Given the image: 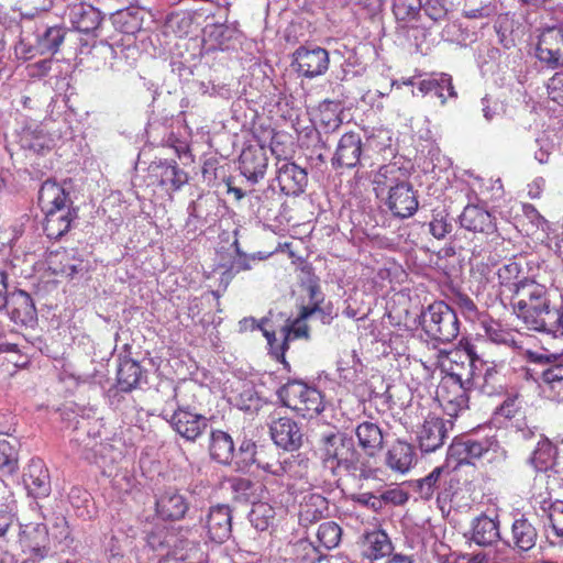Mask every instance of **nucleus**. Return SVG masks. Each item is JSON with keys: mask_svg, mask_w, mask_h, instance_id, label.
Listing matches in <instances>:
<instances>
[{"mask_svg": "<svg viewBox=\"0 0 563 563\" xmlns=\"http://www.w3.org/2000/svg\"><path fill=\"white\" fill-rule=\"evenodd\" d=\"M510 303L526 327L539 332L545 327L548 317L553 311L547 287L530 278L521 280L517 291L510 296Z\"/></svg>", "mask_w": 563, "mask_h": 563, "instance_id": "1", "label": "nucleus"}, {"mask_svg": "<svg viewBox=\"0 0 563 563\" xmlns=\"http://www.w3.org/2000/svg\"><path fill=\"white\" fill-rule=\"evenodd\" d=\"M439 358H445L449 364L441 363L445 373L443 377L455 379L466 385L476 386L475 373L478 365L487 364L476 352V346L467 339H462L453 351H440Z\"/></svg>", "mask_w": 563, "mask_h": 563, "instance_id": "2", "label": "nucleus"}, {"mask_svg": "<svg viewBox=\"0 0 563 563\" xmlns=\"http://www.w3.org/2000/svg\"><path fill=\"white\" fill-rule=\"evenodd\" d=\"M424 333L440 343H450L460 333V321L455 311L444 301H435L421 313Z\"/></svg>", "mask_w": 563, "mask_h": 563, "instance_id": "3", "label": "nucleus"}, {"mask_svg": "<svg viewBox=\"0 0 563 563\" xmlns=\"http://www.w3.org/2000/svg\"><path fill=\"white\" fill-rule=\"evenodd\" d=\"M282 402L302 418H314L324 410L323 396L319 389L302 380H290L278 391Z\"/></svg>", "mask_w": 563, "mask_h": 563, "instance_id": "4", "label": "nucleus"}, {"mask_svg": "<svg viewBox=\"0 0 563 563\" xmlns=\"http://www.w3.org/2000/svg\"><path fill=\"white\" fill-rule=\"evenodd\" d=\"M474 387L455 379L442 377L437 387L435 399L448 416L456 417L461 411L468 408L470 391Z\"/></svg>", "mask_w": 563, "mask_h": 563, "instance_id": "5", "label": "nucleus"}, {"mask_svg": "<svg viewBox=\"0 0 563 563\" xmlns=\"http://www.w3.org/2000/svg\"><path fill=\"white\" fill-rule=\"evenodd\" d=\"M172 429L186 441L195 442L208 427L206 416L192 411L189 405L178 404L173 415L167 419Z\"/></svg>", "mask_w": 563, "mask_h": 563, "instance_id": "6", "label": "nucleus"}, {"mask_svg": "<svg viewBox=\"0 0 563 563\" xmlns=\"http://www.w3.org/2000/svg\"><path fill=\"white\" fill-rule=\"evenodd\" d=\"M143 19L137 11L119 10L111 15L114 32L107 36L108 44L113 47H129L135 35L142 30Z\"/></svg>", "mask_w": 563, "mask_h": 563, "instance_id": "7", "label": "nucleus"}, {"mask_svg": "<svg viewBox=\"0 0 563 563\" xmlns=\"http://www.w3.org/2000/svg\"><path fill=\"white\" fill-rule=\"evenodd\" d=\"M330 64L329 53L320 46H299L292 54L296 71L306 78L323 75Z\"/></svg>", "mask_w": 563, "mask_h": 563, "instance_id": "8", "label": "nucleus"}, {"mask_svg": "<svg viewBox=\"0 0 563 563\" xmlns=\"http://www.w3.org/2000/svg\"><path fill=\"white\" fill-rule=\"evenodd\" d=\"M19 543L22 552L33 560L41 561L48 555L49 534L44 523H26L21 526Z\"/></svg>", "mask_w": 563, "mask_h": 563, "instance_id": "9", "label": "nucleus"}, {"mask_svg": "<svg viewBox=\"0 0 563 563\" xmlns=\"http://www.w3.org/2000/svg\"><path fill=\"white\" fill-rule=\"evenodd\" d=\"M537 57L549 67L563 66V24L542 31L537 45Z\"/></svg>", "mask_w": 563, "mask_h": 563, "instance_id": "10", "label": "nucleus"}, {"mask_svg": "<svg viewBox=\"0 0 563 563\" xmlns=\"http://www.w3.org/2000/svg\"><path fill=\"white\" fill-rule=\"evenodd\" d=\"M492 444L488 439L455 438L449 446L448 461L454 462L455 466L473 464L475 460L489 451Z\"/></svg>", "mask_w": 563, "mask_h": 563, "instance_id": "11", "label": "nucleus"}, {"mask_svg": "<svg viewBox=\"0 0 563 563\" xmlns=\"http://www.w3.org/2000/svg\"><path fill=\"white\" fill-rule=\"evenodd\" d=\"M189 503L175 487H167L156 495L155 511L164 521H177L185 518Z\"/></svg>", "mask_w": 563, "mask_h": 563, "instance_id": "12", "label": "nucleus"}, {"mask_svg": "<svg viewBox=\"0 0 563 563\" xmlns=\"http://www.w3.org/2000/svg\"><path fill=\"white\" fill-rule=\"evenodd\" d=\"M241 174L252 184L262 180L268 168V156L264 145H249L239 157Z\"/></svg>", "mask_w": 563, "mask_h": 563, "instance_id": "13", "label": "nucleus"}, {"mask_svg": "<svg viewBox=\"0 0 563 563\" xmlns=\"http://www.w3.org/2000/svg\"><path fill=\"white\" fill-rule=\"evenodd\" d=\"M252 462H256L265 472L275 476L287 477L288 479L302 481L308 478L309 459L302 454L291 455L284 461L276 463H263L254 457L252 452Z\"/></svg>", "mask_w": 563, "mask_h": 563, "instance_id": "14", "label": "nucleus"}, {"mask_svg": "<svg viewBox=\"0 0 563 563\" xmlns=\"http://www.w3.org/2000/svg\"><path fill=\"white\" fill-rule=\"evenodd\" d=\"M386 206L394 217L406 219L416 213L418 196L410 183L400 184L388 190Z\"/></svg>", "mask_w": 563, "mask_h": 563, "instance_id": "15", "label": "nucleus"}, {"mask_svg": "<svg viewBox=\"0 0 563 563\" xmlns=\"http://www.w3.org/2000/svg\"><path fill=\"white\" fill-rule=\"evenodd\" d=\"M276 180L282 192L287 196H297L303 192L308 183V175L305 168L288 159L276 162Z\"/></svg>", "mask_w": 563, "mask_h": 563, "instance_id": "16", "label": "nucleus"}, {"mask_svg": "<svg viewBox=\"0 0 563 563\" xmlns=\"http://www.w3.org/2000/svg\"><path fill=\"white\" fill-rule=\"evenodd\" d=\"M203 522L209 539L216 543H223L232 533V510L228 505L213 506Z\"/></svg>", "mask_w": 563, "mask_h": 563, "instance_id": "17", "label": "nucleus"}, {"mask_svg": "<svg viewBox=\"0 0 563 563\" xmlns=\"http://www.w3.org/2000/svg\"><path fill=\"white\" fill-rule=\"evenodd\" d=\"M362 137L354 131L344 133L339 140L335 153L332 157L334 168H353L357 166L362 155Z\"/></svg>", "mask_w": 563, "mask_h": 563, "instance_id": "18", "label": "nucleus"}, {"mask_svg": "<svg viewBox=\"0 0 563 563\" xmlns=\"http://www.w3.org/2000/svg\"><path fill=\"white\" fill-rule=\"evenodd\" d=\"M322 456L325 463H330L331 468H350L353 464V454L351 443L338 434H329L322 439Z\"/></svg>", "mask_w": 563, "mask_h": 563, "instance_id": "19", "label": "nucleus"}, {"mask_svg": "<svg viewBox=\"0 0 563 563\" xmlns=\"http://www.w3.org/2000/svg\"><path fill=\"white\" fill-rule=\"evenodd\" d=\"M271 435L276 445L287 451L301 446L303 434L295 420L280 417L271 423Z\"/></svg>", "mask_w": 563, "mask_h": 563, "instance_id": "20", "label": "nucleus"}, {"mask_svg": "<svg viewBox=\"0 0 563 563\" xmlns=\"http://www.w3.org/2000/svg\"><path fill=\"white\" fill-rule=\"evenodd\" d=\"M462 228L475 233L490 235L497 231L496 218L484 207L467 205L460 216Z\"/></svg>", "mask_w": 563, "mask_h": 563, "instance_id": "21", "label": "nucleus"}, {"mask_svg": "<svg viewBox=\"0 0 563 563\" xmlns=\"http://www.w3.org/2000/svg\"><path fill=\"white\" fill-rule=\"evenodd\" d=\"M151 175L156 178L157 185L172 192L178 191L189 180L188 174L181 169L176 161H164L151 165Z\"/></svg>", "mask_w": 563, "mask_h": 563, "instance_id": "22", "label": "nucleus"}, {"mask_svg": "<svg viewBox=\"0 0 563 563\" xmlns=\"http://www.w3.org/2000/svg\"><path fill=\"white\" fill-rule=\"evenodd\" d=\"M23 483L35 498L45 497L51 489L48 470L41 459H32L23 473Z\"/></svg>", "mask_w": 563, "mask_h": 563, "instance_id": "23", "label": "nucleus"}, {"mask_svg": "<svg viewBox=\"0 0 563 563\" xmlns=\"http://www.w3.org/2000/svg\"><path fill=\"white\" fill-rule=\"evenodd\" d=\"M446 438L445 422L435 415L426 417L418 431V441L423 452H434L441 448Z\"/></svg>", "mask_w": 563, "mask_h": 563, "instance_id": "24", "label": "nucleus"}, {"mask_svg": "<svg viewBox=\"0 0 563 563\" xmlns=\"http://www.w3.org/2000/svg\"><path fill=\"white\" fill-rule=\"evenodd\" d=\"M68 19L78 32L89 34L99 29L102 15L93 5L81 1L68 7Z\"/></svg>", "mask_w": 563, "mask_h": 563, "instance_id": "25", "label": "nucleus"}, {"mask_svg": "<svg viewBox=\"0 0 563 563\" xmlns=\"http://www.w3.org/2000/svg\"><path fill=\"white\" fill-rule=\"evenodd\" d=\"M46 263L52 274L73 277L81 268L82 258L76 249L60 247L49 252Z\"/></svg>", "mask_w": 563, "mask_h": 563, "instance_id": "26", "label": "nucleus"}, {"mask_svg": "<svg viewBox=\"0 0 563 563\" xmlns=\"http://www.w3.org/2000/svg\"><path fill=\"white\" fill-rule=\"evenodd\" d=\"M69 194L55 180H45L38 191V205L44 213L69 209Z\"/></svg>", "mask_w": 563, "mask_h": 563, "instance_id": "27", "label": "nucleus"}, {"mask_svg": "<svg viewBox=\"0 0 563 563\" xmlns=\"http://www.w3.org/2000/svg\"><path fill=\"white\" fill-rule=\"evenodd\" d=\"M4 308H7L10 319L16 324L27 325L36 320V309L33 299L23 290L14 292L10 298H7Z\"/></svg>", "mask_w": 563, "mask_h": 563, "instance_id": "28", "label": "nucleus"}, {"mask_svg": "<svg viewBox=\"0 0 563 563\" xmlns=\"http://www.w3.org/2000/svg\"><path fill=\"white\" fill-rule=\"evenodd\" d=\"M472 541L481 547H489L500 539V522L498 517L492 518L485 514L476 517L472 522Z\"/></svg>", "mask_w": 563, "mask_h": 563, "instance_id": "29", "label": "nucleus"}, {"mask_svg": "<svg viewBox=\"0 0 563 563\" xmlns=\"http://www.w3.org/2000/svg\"><path fill=\"white\" fill-rule=\"evenodd\" d=\"M360 448L368 455L375 456L384 446L382 428L372 421H363L355 429Z\"/></svg>", "mask_w": 563, "mask_h": 563, "instance_id": "30", "label": "nucleus"}, {"mask_svg": "<svg viewBox=\"0 0 563 563\" xmlns=\"http://www.w3.org/2000/svg\"><path fill=\"white\" fill-rule=\"evenodd\" d=\"M497 280H498V296L510 299L517 291V287L521 285V280H523V271L520 263L510 260L508 263L504 264L496 272Z\"/></svg>", "mask_w": 563, "mask_h": 563, "instance_id": "31", "label": "nucleus"}, {"mask_svg": "<svg viewBox=\"0 0 563 563\" xmlns=\"http://www.w3.org/2000/svg\"><path fill=\"white\" fill-rule=\"evenodd\" d=\"M362 551L365 558L372 561L379 560L391 553L393 544L385 531L375 529L363 536Z\"/></svg>", "mask_w": 563, "mask_h": 563, "instance_id": "32", "label": "nucleus"}, {"mask_svg": "<svg viewBox=\"0 0 563 563\" xmlns=\"http://www.w3.org/2000/svg\"><path fill=\"white\" fill-rule=\"evenodd\" d=\"M416 460L415 448L405 441H396L386 454V464L394 472L407 473Z\"/></svg>", "mask_w": 563, "mask_h": 563, "instance_id": "33", "label": "nucleus"}, {"mask_svg": "<svg viewBox=\"0 0 563 563\" xmlns=\"http://www.w3.org/2000/svg\"><path fill=\"white\" fill-rule=\"evenodd\" d=\"M77 217L74 209H65L45 213L44 232L48 239L57 240L66 234Z\"/></svg>", "mask_w": 563, "mask_h": 563, "instance_id": "34", "label": "nucleus"}, {"mask_svg": "<svg viewBox=\"0 0 563 563\" xmlns=\"http://www.w3.org/2000/svg\"><path fill=\"white\" fill-rule=\"evenodd\" d=\"M209 452L212 460L229 465L234 456V443L231 435L222 430H212Z\"/></svg>", "mask_w": 563, "mask_h": 563, "instance_id": "35", "label": "nucleus"}, {"mask_svg": "<svg viewBox=\"0 0 563 563\" xmlns=\"http://www.w3.org/2000/svg\"><path fill=\"white\" fill-rule=\"evenodd\" d=\"M511 538L514 548L526 552L536 545L538 532L534 526L522 515L512 522Z\"/></svg>", "mask_w": 563, "mask_h": 563, "instance_id": "36", "label": "nucleus"}, {"mask_svg": "<svg viewBox=\"0 0 563 563\" xmlns=\"http://www.w3.org/2000/svg\"><path fill=\"white\" fill-rule=\"evenodd\" d=\"M418 89L423 95L433 92L441 100V104H444L448 98L456 97L452 77L445 73L439 74L437 78L421 80Z\"/></svg>", "mask_w": 563, "mask_h": 563, "instance_id": "37", "label": "nucleus"}, {"mask_svg": "<svg viewBox=\"0 0 563 563\" xmlns=\"http://www.w3.org/2000/svg\"><path fill=\"white\" fill-rule=\"evenodd\" d=\"M173 555L187 563H207L208 553L199 541L185 538L177 539L173 545Z\"/></svg>", "mask_w": 563, "mask_h": 563, "instance_id": "38", "label": "nucleus"}, {"mask_svg": "<svg viewBox=\"0 0 563 563\" xmlns=\"http://www.w3.org/2000/svg\"><path fill=\"white\" fill-rule=\"evenodd\" d=\"M141 365L131 358L123 360L117 373V387L122 393H130L136 388L142 378Z\"/></svg>", "mask_w": 563, "mask_h": 563, "instance_id": "39", "label": "nucleus"}, {"mask_svg": "<svg viewBox=\"0 0 563 563\" xmlns=\"http://www.w3.org/2000/svg\"><path fill=\"white\" fill-rule=\"evenodd\" d=\"M391 11L397 22L417 26L423 12L422 0H393Z\"/></svg>", "mask_w": 563, "mask_h": 563, "instance_id": "40", "label": "nucleus"}, {"mask_svg": "<svg viewBox=\"0 0 563 563\" xmlns=\"http://www.w3.org/2000/svg\"><path fill=\"white\" fill-rule=\"evenodd\" d=\"M66 36V30L62 26L46 27L36 38V51L41 54H56Z\"/></svg>", "mask_w": 563, "mask_h": 563, "instance_id": "41", "label": "nucleus"}, {"mask_svg": "<svg viewBox=\"0 0 563 563\" xmlns=\"http://www.w3.org/2000/svg\"><path fill=\"white\" fill-rule=\"evenodd\" d=\"M485 365L483 384L479 386V389L487 396L498 395L504 390V374L501 373L504 365L495 362Z\"/></svg>", "mask_w": 563, "mask_h": 563, "instance_id": "42", "label": "nucleus"}, {"mask_svg": "<svg viewBox=\"0 0 563 563\" xmlns=\"http://www.w3.org/2000/svg\"><path fill=\"white\" fill-rule=\"evenodd\" d=\"M374 184L379 188L391 189L400 184H407L405 172L396 163H389L379 167L374 175Z\"/></svg>", "mask_w": 563, "mask_h": 563, "instance_id": "43", "label": "nucleus"}, {"mask_svg": "<svg viewBox=\"0 0 563 563\" xmlns=\"http://www.w3.org/2000/svg\"><path fill=\"white\" fill-rule=\"evenodd\" d=\"M558 454V448L548 439L538 442L532 455L531 463L539 472L547 471L553 466Z\"/></svg>", "mask_w": 563, "mask_h": 563, "instance_id": "44", "label": "nucleus"}, {"mask_svg": "<svg viewBox=\"0 0 563 563\" xmlns=\"http://www.w3.org/2000/svg\"><path fill=\"white\" fill-rule=\"evenodd\" d=\"M442 472L443 467L438 466L423 478L412 481L410 485L415 493H417L421 499L430 500L439 487V481Z\"/></svg>", "mask_w": 563, "mask_h": 563, "instance_id": "45", "label": "nucleus"}, {"mask_svg": "<svg viewBox=\"0 0 563 563\" xmlns=\"http://www.w3.org/2000/svg\"><path fill=\"white\" fill-rule=\"evenodd\" d=\"M276 516L275 508L265 501H257L253 504L250 512V521L260 531H265L271 525L274 523Z\"/></svg>", "mask_w": 563, "mask_h": 563, "instance_id": "46", "label": "nucleus"}, {"mask_svg": "<svg viewBox=\"0 0 563 563\" xmlns=\"http://www.w3.org/2000/svg\"><path fill=\"white\" fill-rule=\"evenodd\" d=\"M19 468V453L14 444L0 439V475H12Z\"/></svg>", "mask_w": 563, "mask_h": 563, "instance_id": "47", "label": "nucleus"}, {"mask_svg": "<svg viewBox=\"0 0 563 563\" xmlns=\"http://www.w3.org/2000/svg\"><path fill=\"white\" fill-rule=\"evenodd\" d=\"M342 529L334 521H325L320 523L317 530V539L319 544L331 550L339 545L341 541Z\"/></svg>", "mask_w": 563, "mask_h": 563, "instance_id": "48", "label": "nucleus"}, {"mask_svg": "<svg viewBox=\"0 0 563 563\" xmlns=\"http://www.w3.org/2000/svg\"><path fill=\"white\" fill-rule=\"evenodd\" d=\"M423 13L433 22L444 21L455 7V0H422Z\"/></svg>", "mask_w": 563, "mask_h": 563, "instance_id": "49", "label": "nucleus"}, {"mask_svg": "<svg viewBox=\"0 0 563 563\" xmlns=\"http://www.w3.org/2000/svg\"><path fill=\"white\" fill-rule=\"evenodd\" d=\"M430 233L438 240L444 239L452 231L449 212L444 208L432 210L429 223Z\"/></svg>", "mask_w": 563, "mask_h": 563, "instance_id": "50", "label": "nucleus"}, {"mask_svg": "<svg viewBox=\"0 0 563 563\" xmlns=\"http://www.w3.org/2000/svg\"><path fill=\"white\" fill-rule=\"evenodd\" d=\"M166 29L178 37L189 34L192 26V18L186 12H173L167 15Z\"/></svg>", "mask_w": 563, "mask_h": 563, "instance_id": "51", "label": "nucleus"}, {"mask_svg": "<svg viewBox=\"0 0 563 563\" xmlns=\"http://www.w3.org/2000/svg\"><path fill=\"white\" fill-rule=\"evenodd\" d=\"M263 334L267 340L271 355L277 362H280L285 367H289V364L285 358V354H286L287 350L289 349V344L285 340V338L283 336L282 340H278L274 332H269L267 330H264Z\"/></svg>", "mask_w": 563, "mask_h": 563, "instance_id": "52", "label": "nucleus"}, {"mask_svg": "<svg viewBox=\"0 0 563 563\" xmlns=\"http://www.w3.org/2000/svg\"><path fill=\"white\" fill-rule=\"evenodd\" d=\"M541 380L550 389H558L559 394L563 390V364L555 363L542 371Z\"/></svg>", "mask_w": 563, "mask_h": 563, "instance_id": "53", "label": "nucleus"}, {"mask_svg": "<svg viewBox=\"0 0 563 563\" xmlns=\"http://www.w3.org/2000/svg\"><path fill=\"white\" fill-rule=\"evenodd\" d=\"M545 89L548 99L563 107V66L547 80Z\"/></svg>", "mask_w": 563, "mask_h": 563, "instance_id": "54", "label": "nucleus"}, {"mask_svg": "<svg viewBox=\"0 0 563 563\" xmlns=\"http://www.w3.org/2000/svg\"><path fill=\"white\" fill-rule=\"evenodd\" d=\"M485 333L492 342L505 345H515L514 335L510 331L503 328L496 321H490L485 324Z\"/></svg>", "mask_w": 563, "mask_h": 563, "instance_id": "55", "label": "nucleus"}, {"mask_svg": "<svg viewBox=\"0 0 563 563\" xmlns=\"http://www.w3.org/2000/svg\"><path fill=\"white\" fill-rule=\"evenodd\" d=\"M290 136L283 132H274L271 137L269 147L277 162L287 159L291 148L288 146Z\"/></svg>", "mask_w": 563, "mask_h": 563, "instance_id": "56", "label": "nucleus"}, {"mask_svg": "<svg viewBox=\"0 0 563 563\" xmlns=\"http://www.w3.org/2000/svg\"><path fill=\"white\" fill-rule=\"evenodd\" d=\"M282 336L290 343V341L297 339H308L309 338V327L305 321L300 319L292 320L289 324H286L282 328Z\"/></svg>", "mask_w": 563, "mask_h": 563, "instance_id": "57", "label": "nucleus"}, {"mask_svg": "<svg viewBox=\"0 0 563 563\" xmlns=\"http://www.w3.org/2000/svg\"><path fill=\"white\" fill-rule=\"evenodd\" d=\"M332 102H327L320 108L319 122L325 132L335 131L342 123L341 118L331 109Z\"/></svg>", "mask_w": 563, "mask_h": 563, "instance_id": "58", "label": "nucleus"}, {"mask_svg": "<svg viewBox=\"0 0 563 563\" xmlns=\"http://www.w3.org/2000/svg\"><path fill=\"white\" fill-rule=\"evenodd\" d=\"M496 415L506 419H514L522 415V401L519 396L507 397L497 408Z\"/></svg>", "mask_w": 563, "mask_h": 563, "instance_id": "59", "label": "nucleus"}, {"mask_svg": "<svg viewBox=\"0 0 563 563\" xmlns=\"http://www.w3.org/2000/svg\"><path fill=\"white\" fill-rule=\"evenodd\" d=\"M549 520L555 536L563 538V500H555L550 505Z\"/></svg>", "mask_w": 563, "mask_h": 563, "instance_id": "60", "label": "nucleus"}, {"mask_svg": "<svg viewBox=\"0 0 563 563\" xmlns=\"http://www.w3.org/2000/svg\"><path fill=\"white\" fill-rule=\"evenodd\" d=\"M497 265V261L492 256H488L487 260L483 257L481 261H476L472 266V272L474 275H478L481 279L485 282H489L490 278L496 275L495 267Z\"/></svg>", "mask_w": 563, "mask_h": 563, "instance_id": "61", "label": "nucleus"}, {"mask_svg": "<svg viewBox=\"0 0 563 563\" xmlns=\"http://www.w3.org/2000/svg\"><path fill=\"white\" fill-rule=\"evenodd\" d=\"M383 508L386 505L401 506L408 501V494L401 488H390L380 494Z\"/></svg>", "mask_w": 563, "mask_h": 563, "instance_id": "62", "label": "nucleus"}, {"mask_svg": "<svg viewBox=\"0 0 563 563\" xmlns=\"http://www.w3.org/2000/svg\"><path fill=\"white\" fill-rule=\"evenodd\" d=\"M541 332L563 335V306L561 310H554L548 317L545 327Z\"/></svg>", "mask_w": 563, "mask_h": 563, "instance_id": "63", "label": "nucleus"}, {"mask_svg": "<svg viewBox=\"0 0 563 563\" xmlns=\"http://www.w3.org/2000/svg\"><path fill=\"white\" fill-rule=\"evenodd\" d=\"M352 500L361 506L368 507L376 512L383 509L380 495H374L372 493H360L352 495Z\"/></svg>", "mask_w": 563, "mask_h": 563, "instance_id": "64", "label": "nucleus"}]
</instances>
